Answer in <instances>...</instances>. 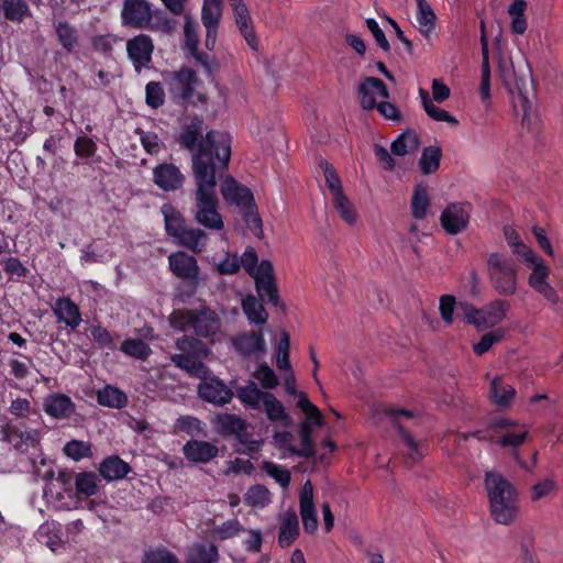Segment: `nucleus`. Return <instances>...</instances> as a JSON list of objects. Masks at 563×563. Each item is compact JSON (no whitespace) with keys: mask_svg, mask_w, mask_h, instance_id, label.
I'll use <instances>...</instances> for the list:
<instances>
[{"mask_svg":"<svg viewBox=\"0 0 563 563\" xmlns=\"http://www.w3.org/2000/svg\"><path fill=\"white\" fill-rule=\"evenodd\" d=\"M203 121L194 118L178 137L179 144L192 154L195 190V221L211 231H222L224 221L218 210L216 172L224 169L231 157V137L219 131L202 136Z\"/></svg>","mask_w":563,"mask_h":563,"instance_id":"1","label":"nucleus"},{"mask_svg":"<svg viewBox=\"0 0 563 563\" xmlns=\"http://www.w3.org/2000/svg\"><path fill=\"white\" fill-rule=\"evenodd\" d=\"M485 488L489 499L492 517L499 525H510L519 512L518 493L503 475L487 472Z\"/></svg>","mask_w":563,"mask_h":563,"instance_id":"2","label":"nucleus"},{"mask_svg":"<svg viewBox=\"0 0 563 563\" xmlns=\"http://www.w3.org/2000/svg\"><path fill=\"white\" fill-rule=\"evenodd\" d=\"M169 322L178 331L192 332L205 339L217 335L222 328L219 313L206 305L194 309H176L169 316Z\"/></svg>","mask_w":563,"mask_h":563,"instance_id":"3","label":"nucleus"},{"mask_svg":"<svg viewBox=\"0 0 563 563\" xmlns=\"http://www.w3.org/2000/svg\"><path fill=\"white\" fill-rule=\"evenodd\" d=\"M486 271L492 288L499 296L509 297L517 292L519 266L511 258L498 252L489 253Z\"/></svg>","mask_w":563,"mask_h":563,"instance_id":"4","label":"nucleus"},{"mask_svg":"<svg viewBox=\"0 0 563 563\" xmlns=\"http://www.w3.org/2000/svg\"><path fill=\"white\" fill-rule=\"evenodd\" d=\"M509 308V302L503 299H496L482 309H476L468 303H461L465 321L478 330L490 329L499 324Z\"/></svg>","mask_w":563,"mask_h":563,"instance_id":"5","label":"nucleus"},{"mask_svg":"<svg viewBox=\"0 0 563 563\" xmlns=\"http://www.w3.org/2000/svg\"><path fill=\"white\" fill-rule=\"evenodd\" d=\"M169 93L174 101L183 102L189 99L197 82L196 73L190 68H181L178 71L168 73L165 76Z\"/></svg>","mask_w":563,"mask_h":563,"instance_id":"6","label":"nucleus"},{"mask_svg":"<svg viewBox=\"0 0 563 563\" xmlns=\"http://www.w3.org/2000/svg\"><path fill=\"white\" fill-rule=\"evenodd\" d=\"M222 12V0H203L201 8V22L206 29L205 46L209 51H212L216 47Z\"/></svg>","mask_w":563,"mask_h":563,"instance_id":"7","label":"nucleus"},{"mask_svg":"<svg viewBox=\"0 0 563 563\" xmlns=\"http://www.w3.org/2000/svg\"><path fill=\"white\" fill-rule=\"evenodd\" d=\"M153 18L151 4L145 0H124L121 10L122 24L134 29L150 27Z\"/></svg>","mask_w":563,"mask_h":563,"instance_id":"8","label":"nucleus"},{"mask_svg":"<svg viewBox=\"0 0 563 563\" xmlns=\"http://www.w3.org/2000/svg\"><path fill=\"white\" fill-rule=\"evenodd\" d=\"M253 278L260 298L275 307L279 306L280 300L274 278L273 264L267 260H263L260 263V274H256Z\"/></svg>","mask_w":563,"mask_h":563,"instance_id":"9","label":"nucleus"},{"mask_svg":"<svg viewBox=\"0 0 563 563\" xmlns=\"http://www.w3.org/2000/svg\"><path fill=\"white\" fill-rule=\"evenodd\" d=\"M532 269L528 277V285L538 294L542 295L550 303H558L560 297L556 290L549 284L550 268L542 258L529 265Z\"/></svg>","mask_w":563,"mask_h":563,"instance_id":"10","label":"nucleus"},{"mask_svg":"<svg viewBox=\"0 0 563 563\" xmlns=\"http://www.w3.org/2000/svg\"><path fill=\"white\" fill-rule=\"evenodd\" d=\"M470 205L450 203L441 213L440 221L448 234L455 235L464 231L470 221Z\"/></svg>","mask_w":563,"mask_h":563,"instance_id":"11","label":"nucleus"},{"mask_svg":"<svg viewBox=\"0 0 563 563\" xmlns=\"http://www.w3.org/2000/svg\"><path fill=\"white\" fill-rule=\"evenodd\" d=\"M153 183L164 191H176L184 186L185 175L175 164L162 163L153 169Z\"/></svg>","mask_w":563,"mask_h":563,"instance_id":"12","label":"nucleus"},{"mask_svg":"<svg viewBox=\"0 0 563 563\" xmlns=\"http://www.w3.org/2000/svg\"><path fill=\"white\" fill-rule=\"evenodd\" d=\"M299 512L305 531L313 533L318 528V515L313 500V486L310 481H307L300 489Z\"/></svg>","mask_w":563,"mask_h":563,"instance_id":"13","label":"nucleus"},{"mask_svg":"<svg viewBox=\"0 0 563 563\" xmlns=\"http://www.w3.org/2000/svg\"><path fill=\"white\" fill-rule=\"evenodd\" d=\"M361 106L364 110H373L379 103L378 99L387 100L389 91L386 85L376 77H367L358 88Z\"/></svg>","mask_w":563,"mask_h":563,"instance_id":"14","label":"nucleus"},{"mask_svg":"<svg viewBox=\"0 0 563 563\" xmlns=\"http://www.w3.org/2000/svg\"><path fill=\"white\" fill-rule=\"evenodd\" d=\"M52 311L58 323L65 324L70 330H76L81 321V312L79 306L69 297H59L52 306Z\"/></svg>","mask_w":563,"mask_h":563,"instance_id":"15","label":"nucleus"},{"mask_svg":"<svg viewBox=\"0 0 563 563\" xmlns=\"http://www.w3.org/2000/svg\"><path fill=\"white\" fill-rule=\"evenodd\" d=\"M169 268L178 278L197 283L199 278V266L197 260L185 253L175 252L168 256Z\"/></svg>","mask_w":563,"mask_h":563,"instance_id":"16","label":"nucleus"},{"mask_svg":"<svg viewBox=\"0 0 563 563\" xmlns=\"http://www.w3.org/2000/svg\"><path fill=\"white\" fill-rule=\"evenodd\" d=\"M233 349L243 356H261L266 352V343L262 332L240 333L231 339Z\"/></svg>","mask_w":563,"mask_h":563,"instance_id":"17","label":"nucleus"},{"mask_svg":"<svg viewBox=\"0 0 563 563\" xmlns=\"http://www.w3.org/2000/svg\"><path fill=\"white\" fill-rule=\"evenodd\" d=\"M221 195L228 203L235 205L240 209H249L253 206L254 198L251 190L239 184L234 178L227 177L221 185Z\"/></svg>","mask_w":563,"mask_h":563,"instance_id":"18","label":"nucleus"},{"mask_svg":"<svg viewBox=\"0 0 563 563\" xmlns=\"http://www.w3.org/2000/svg\"><path fill=\"white\" fill-rule=\"evenodd\" d=\"M153 48L152 38L145 34H140L126 43L128 55L136 69L146 67L150 64Z\"/></svg>","mask_w":563,"mask_h":563,"instance_id":"19","label":"nucleus"},{"mask_svg":"<svg viewBox=\"0 0 563 563\" xmlns=\"http://www.w3.org/2000/svg\"><path fill=\"white\" fill-rule=\"evenodd\" d=\"M199 396L214 405H225L232 399L233 393L217 377L206 379L198 386Z\"/></svg>","mask_w":563,"mask_h":563,"instance_id":"20","label":"nucleus"},{"mask_svg":"<svg viewBox=\"0 0 563 563\" xmlns=\"http://www.w3.org/2000/svg\"><path fill=\"white\" fill-rule=\"evenodd\" d=\"M219 453L214 443L202 440H189L183 446V454L189 462L207 464Z\"/></svg>","mask_w":563,"mask_h":563,"instance_id":"21","label":"nucleus"},{"mask_svg":"<svg viewBox=\"0 0 563 563\" xmlns=\"http://www.w3.org/2000/svg\"><path fill=\"white\" fill-rule=\"evenodd\" d=\"M495 427L500 430L498 443L501 446L517 448L525 442L528 435L525 426H519L507 419H500Z\"/></svg>","mask_w":563,"mask_h":563,"instance_id":"22","label":"nucleus"},{"mask_svg":"<svg viewBox=\"0 0 563 563\" xmlns=\"http://www.w3.org/2000/svg\"><path fill=\"white\" fill-rule=\"evenodd\" d=\"M231 8L234 13V19L238 27L244 36L249 46L256 51L258 48L257 38L251 25V16L243 0H231Z\"/></svg>","mask_w":563,"mask_h":563,"instance_id":"23","label":"nucleus"},{"mask_svg":"<svg viewBox=\"0 0 563 563\" xmlns=\"http://www.w3.org/2000/svg\"><path fill=\"white\" fill-rule=\"evenodd\" d=\"M299 536V521L297 514L288 509L279 515L278 543L282 548L290 547Z\"/></svg>","mask_w":563,"mask_h":563,"instance_id":"24","label":"nucleus"},{"mask_svg":"<svg viewBox=\"0 0 563 563\" xmlns=\"http://www.w3.org/2000/svg\"><path fill=\"white\" fill-rule=\"evenodd\" d=\"M75 404L65 394H52L45 398L44 410L45 412L56 419H65L75 412Z\"/></svg>","mask_w":563,"mask_h":563,"instance_id":"25","label":"nucleus"},{"mask_svg":"<svg viewBox=\"0 0 563 563\" xmlns=\"http://www.w3.org/2000/svg\"><path fill=\"white\" fill-rule=\"evenodd\" d=\"M201 357L205 356L197 354L180 353L170 355V361L176 367L186 371L191 376L203 378L208 375L209 369L201 362Z\"/></svg>","mask_w":563,"mask_h":563,"instance_id":"26","label":"nucleus"},{"mask_svg":"<svg viewBox=\"0 0 563 563\" xmlns=\"http://www.w3.org/2000/svg\"><path fill=\"white\" fill-rule=\"evenodd\" d=\"M268 391L258 389L253 380H249L246 385L236 387V397L240 401L254 410H262Z\"/></svg>","mask_w":563,"mask_h":563,"instance_id":"27","label":"nucleus"},{"mask_svg":"<svg viewBox=\"0 0 563 563\" xmlns=\"http://www.w3.org/2000/svg\"><path fill=\"white\" fill-rule=\"evenodd\" d=\"M515 85L519 90V93L514 101L515 112L517 114H521V124L530 129L533 125L537 115L532 109L529 98L522 92V87L526 85V81L520 78L515 81Z\"/></svg>","mask_w":563,"mask_h":563,"instance_id":"28","label":"nucleus"},{"mask_svg":"<svg viewBox=\"0 0 563 563\" xmlns=\"http://www.w3.org/2000/svg\"><path fill=\"white\" fill-rule=\"evenodd\" d=\"M130 471V465L117 455L104 459L99 466L100 475L108 482L121 479Z\"/></svg>","mask_w":563,"mask_h":563,"instance_id":"29","label":"nucleus"},{"mask_svg":"<svg viewBox=\"0 0 563 563\" xmlns=\"http://www.w3.org/2000/svg\"><path fill=\"white\" fill-rule=\"evenodd\" d=\"M178 243L184 247L200 253L206 249L208 242L207 233L199 228L187 227L178 236Z\"/></svg>","mask_w":563,"mask_h":563,"instance_id":"30","label":"nucleus"},{"mask_svg":"<svg viewBox=\"0 0 563 563\" xmlns=\"http://www.w3.org/2000/svg\"><path fill=\"white\" fill-rule=\"evenodd\" d=\"M219 558L213 543H195L188 550L186 563H218Z\"/></svg>","mask_w":563,"mask_h":563,"instance_id":"31","label":"nucleus"},{"mask_svg":"<svg viewBox=\"0 0 563 563\" xmlns=\"http://www.w3.org/2000/svg\"><path fill=\"white\" fill-rule=\"evenodd\" d=\"M415 1L417 3L416 19L418 22V30L424 37H429L435 27L437 15L426 0Z\"/></svg>","mask_w":563,"mask_h":563,"instance_id":"32","label":"nucleus"},{"mask_svg":"<svg viewBox=\"0 0 563 563\" xmlns=\"http://www.w3.org/2000/svg\"><path fill=\"white\" fill-rule=\"evenodd\" d=\"M162 213L164 216L165 229L168 235L177 239V236L188 227L180 211L172 205H163Z\"/></svg>","mask_w":563,"mask_h":563,"instance_id":"33","label":"nucleus"},{"mask_svg":"<svg viewBox=\"0 0 563 563\" xmlns=\"http://www.w3.org/2000/svg\"><path fill=\"white\" fill-rule=\"evenodd\" d=\"M97 401L103 407L121 409L126 405L128 397L121 389L107 385L97 391Z\"/></svg>","mask_w":563,"mask_h":563,"instance_id":"34","label":"nucleus"},{"mask_svg":"<svg viewBox=\"0 0 563 563\" xmlns=\"http://www.w3.org/2000/svg\"><path fill=\"white\" fill-rule=\"evenodd\" d=\"M242 309L251 323L262 325L267 322L268 313L254 296H246L242 300Z\"/></svg>","mask_w":563,"mask_h":563,"instance_id":"35","label":"nucleus"},{"mask_svg":"<svg viewBox=\"0 0 563 563\" xmlns=\"http://www.w3.org/2000/svg\"><path fill=\"white\" fill-rule=\"evenodd\" d=\"M55 32L59 44L67 51L73 52L78 45V32L67 22H58Z\"/></svg>","mask_w":563,"mask_h":563,"instance_id":"36","label":"nucleus"},{"mask_svg":"<svg viewBox=\"0 0 563 563\" xmlns=\"http://www.w3.org/2000/svg\"><path fill=\"white\" fill-rule=\"evenodd\" d=\"M184 49L188 53H196L199 45V24L190 14L184 18Z\"/></svg>","mask_w":563,"mask_h":563,"instance_id":"37","label":"nucleus"},{"mask_svg":"<svg viewBox=\"0 0 563 563\" xmlns=\"http://www.w3.org/2000/svg\"><path fill=\"white\" fill-rule=\"evenodd\" d=\"M442 157L441 148L438 146H428L423 148L419 166L424 175L433 174L440 166Z\"/></svg>","mask_w":563,"mask_h":563,"instance_id":"38","label":"nucleus"},{"mask_svg":"<svg viewBox=\"0 0 563 563\" xmlns=\"http://www.w3.org/2000/svg\"><path fill=\"white\" fill-rule=\"evenodd\" d=\"M419 141L413 132L401 133L390 145V151L394 155L405 156L418 148Z\"/></svg>","mask_w":563,"mask_h":563,"instance_id":"39","label":"nucleus"},{"mask_svg":"<svg viewBox=\"0 0 563 563\" xmlns=\"http://www.w3.org/2000/svg\"><path fill=\"white\" fill-rule=\"evenodd\" d=\"M263 409L271 421H282L285 424L290 422V418L286 413L284 405L272 393L266 395Z\"/></svg>","mask_w":563,"mask_h":563,"instance_id":"40","label":"nucleus"},{"mask_svg":"<svg viewBox=\"0 0 563 563\" xmlns=\"http://www.w3.org/2000/svg\"><path fill=\"white\" fill-rule=\"evenodd\" d=\"M430 205L427 188L422 185H417L411 198V212L413 218L421 220L427 216V210Z\"/></svg>","mask_w":563,"mask_h":563,"instance_id":"41","label":"nucleus"},{"mask_svg":"<svg viewBox=\"0 0 563 563\" xmlns=\"http://www.w3.org/2000/svg\"><path fill=\"white\" fill-rule=\"evenodd\" d=\"M125 355L145 361L152 353L150 345L141 339H126L120 346Z\"/></svg>","mask_w":563,"mask_h":563,"instance_id":"42","label":"nucleus"},{"mask_svg":"<svg viewBox=\"0 0 563 563\" xmlns=\"http://www.w3.org/2000/svg\"><path fill=\"white\" fill-rule=\"evenodd\" d=\"M483 55H482V74H481V85H479V96L483 102H486L490 99V67H489V56L488 48L485 38H483Z\"/></svg>","mask_w":563,"mask_h":563,"instance_id":"43","label":"nucleus"},{"mask_svg":"<svg viewBox=\"0 0 563 563\" xmlns=\"http://www.w3.org/2000/svg\"><path fill=\"white\" fill-rule=\"evenodd\" d=\"M9 441L13 443L15 450L25 452L29 446L34 448L40 442V434L35 430L13 431L9 435Z\"/></svg>","mask_w":563,"mask_h":563,"instance_id":"44","label":"nucleus"},{"mask_svg":"<svg viewBox=\"0 0 563 563\" xmlns=\"http://www.w3.org/2000/svg\"><path fill=\"white\" fill-rule=\"evenodd\" d=\"M244 531V527L238 519H229L211 529V536L217 540L224 541L234 538Z\"/></svg>","mask_w":563,"mask_h":563,"instance_id":"45","label":"nucleus"},{"mask_svg":"<svg viewBox=\"0 0 563 563\" xmlns=\"http://www.w3.org/2000/svg\"><path fill=\"white\" fill-rule=\"evenodd\" d=\"M398 432L406 448L405 454L407 460L411 463L418 462L423 455L422 445L400 424H398Z\"/></svg>","mask_w":563,"mask_h":563,"instance_id":"46","label":"nucleus"},{"mask_svg":"<svg viewBox=\"0 0 563 563\" xmlns=\"http://www.w3.org/2000/svg\"><path fill=\"white\" fill-rule=\"evenodd\" d=\"M244 500L249 506L263 508L271 504L272 498L265 486L254 485L245 493Z\"/></svg>","mask_w":563,"mask_h":563,"instance_id":"47","label":"nucleus"},{"mask_svg":"<svg viewBox=\"0 0 563 563\" xmlns=\"http://www.w3.org/2000/svg\"><path fill=\"white\" fill-rule=\"evenodd\" d=\"M312 429L307 422H302L299 427V437L301 444L294 451L296 456L311 457L314 455V444L311 439Z\"/></svg>","mask_w":563,"mask_h":563,"instance_id":"48","label":"nucleus"},{"mask_svg":"<svg viewBox=\"0 0 563 563\" xmlns=\"http://www.w3.org/2000/svg\"><path fill=\"white\" fill-rule=\"evenodd\" d=\"M262 470L272 478H274L283 488H287L290 484V472L283 465L271 461L262 463Z\"/></svg>","mask_w":563,"mask_h":563,"instance_id":"49","label":"nucleus"},{"mask_svg":"<svg viewBox=\"0 0 563 563\" xmlns=\"http://www.w3.org/2000/svg\"><path fill=\"white\" fill-rule=\"evenodd\" d=\"M176 347L181 351V353L187 354H197L207 356L208 349L203 342L198 340L197 338L183 335L176 340Z\"/></svg>","mask_w":563,"mask_h":563,"instance_id":"50","label":"nucleus"},{"mask_svg":"<svg viewBox=\"0 0 563 563\" xmlns=\"http://www.w3.org/2000/svg\"><path fill=\"white\" fill-rule=\"evenodd\" d=\"M333 205L340 217L347 224H354L356 222L357 217L354 207L343 192L333 197Z\"/></svg>","mask_w":563,"mask_h":563,"instance_id":"51","label":"nucleus"},{"mask_svg":"<svg viewBox=\"0 0 563 563\" xmlns=\"http://www.w3.org/2000/svg\"><path fill=\"white\" fill-rule=\"evenodd\" d=\"M4 16L11 21H22L29 14V7L24 0H4Z\"/></svg>","mask_w":563,"mask_h":563,"instance_id":"52","label":"nucleus"},{"mask_svg":"<svg viewBox=\"0 0 563 563\" xmlns=\"http://www.w3.org/2000/svg\"><path fill=\"white\" fill-rule=\"evenodd\" d=\"M98 478L91 472L79 473L76 477V490L85 496H92L97 493Z\"/></svg>","mask_w":563,"mask_h":563,"instance_id":"53","label":"nucleus"},{"mask_svg":"<svg viewBox=\"0 0 563 563\" xmlns=\"http://www.w3.org/2000/svg\"><path fill=\"white\" fill-rule=\"evenodd\" d=\"M178 431L185 432L191 437L200 435L205 432L202 422L191 416H181L175 422Z\"/></svg>","mask_w":563,"mask_h":563,"instance_id":"54","label":"nucleus"},{"mask_svg":"<svg viewBox=\"0 0 563 563\" xmlns=\"http://www.w3.org/2000/svg\"><path fill=\"white\" fill-rule=\"evenodd\" d=\"M505 336V330L497 329L490 332L485 333L479 342L473 345V351L476 355H483L486 353L494 344L500 342Z\"/></svg>","mask_w":563,"mask_h":563,"instance_id":"55","label":"nucleus"},{"mask_svg":"<svg viewBox=\"0 0 563 563\" xmlns=\"http://www.w3.org/2000/svg\"><path fill=\"white\" fill-rule=\"evenodd\" d=\"M63 451L74 461H79L91 455V445L85 441L71 440L65 444Z\"/></svg>","mask_w":563,"mask_h":563,"instance_id":"56","label":"nucleus"},{"mask_svg":"<svg viewBox=\"0 0 563 563\" xmlns=\"http://www.w3.org/2000/svg\"><path fill=\"white\" fill-rule=\"evenodd\" d=\"M515 388L510 385H503L499 378L492 382V394L495 402L499 406H507L515 396Z\"/></svg>","mask_w":563,"mask_h":563,"instance_id":"57","label":"nucleus"},{"mask_svg":"<svg viewBox=\"0 0 563 563\" xmlns=\"http://www.w3.org/2000/svg\"><path fill=\"white\" fill-rule=\"evenodd\" d=\"M97 148V143L87 135H79L74 143L76 156L86 161L96 154Z\"/></svg>","mask_w":563,"mask_h":563,"instance_id":"58","label":"nucleus"},{"mask_svg":"<svg viewBox=\"0 0 563 563\" xmlns=\"http://www.w3.org/2000/svg\"><path fill=\"white\" fill-rule=\"evenodd\" d=\"M253 376L265 389H273L277 387L279 383L274 371L265 363L257 367V369L253 373Z\"/></svg>","mask_w":563,"mask_h":563,"instance_id":"59","label":"nucleus"},{"mask_svg":"<svg viewBox=\"0 0 563 563\" xmlns=\"http://www.w3.org/2000/svg\"><path fill=\"white\" fill-rule=\"evenodd\" d=\"M320 167L323 170V175L325 178V183L328 188L330 189L332 196H336L343 192L342 190V184L339 179L334 168L325 161H322L320 163Z\"/></svg>","mask_w":563,"mask_h":563,"instance_id":"60","label":"nucleus"},{"mask_svg":"<svg viewBox=\"0 0 563 563\" xmlns=\"http://www.w3.org/2000/svg\"><path fill=\"white\" fill-rule=\"evenodd\" d=\"M143 563H179V561L174 553L164 548H159L146 552Z\"/></svg>","mask_w":563,"mask_h":563,"instance_id":"61","label":"nucleus"},{"mask_svg":"<svg viewBox=\"0 0 563 563\" xmlns=\"http://www.w3.org/2000/svg\"><path fill=\"white\" fill-rule=\"evenodd\" d=\"M146 103L154 109L163 106L164 103V90L159 82L150 81L145 87Z\"/></svg>","mask_w":563,"mask_h":563,"instance_id":"62","label":"nucleus"},{"mask_svg":"<svg viewBox=\"0 0 563 563\" xmlns=\"http://www.w3.org/2000/svg\"><path fill=\"white\" fill-rule=\"evenodd\" d=\"M239 260L240 267L243 266L250 276L253 277L256 274H260V264H257V254L254 249H246Z\"/></svg>","mask_w":563,"mask_h":563,"instance_id":"63","label":"nucleus"},{"mask_svg":"<svg viewBox=\"0 0 563 563\" xmlns=\"http://www.w3.org/2000/svg\"><path fill=\"white\" fill-rule=\"evenodd\" d=\"M90 333H91L92 340L100 347L114 349L115 345H114L112 334L106 328L100 327V325H93L90 329Z\"/></svg>","mask_w":563,"mask_h":563,"instance_id":"64","label":"nucleus"}]
</instances>
